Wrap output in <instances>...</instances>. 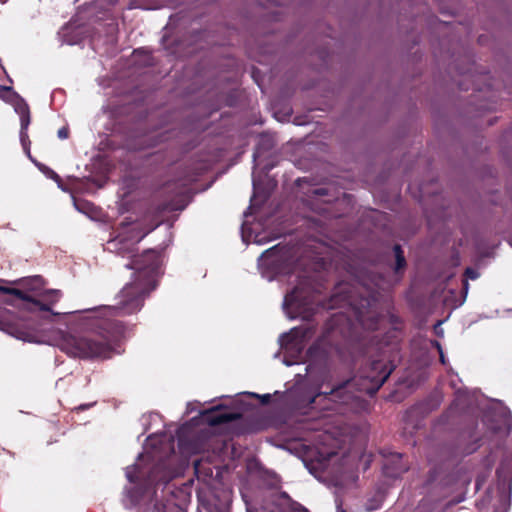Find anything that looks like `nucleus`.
<instances>
[{"label":"nucleus","mask_w":512,"mask_h":512,"mask_svg":"<svg viewBox=\"0 0 512 512\" xmlns=\"http://www.w3.org/2000/svg\"><path fill=\"white\" fill-rule=\"evenodd\" d=\"M253 241L257 244H262L264 242L263 238H260L258 235L254 237Z\"/></svg>","instance_id":"nucleus-15"},{"label":"nucleus","mask_w":512,"mask_h":512,"mask_svg":"<svg viewBox=\"0 0 512 512\" xmlns=\"http://www.w3.org/2000/svg\"><path fill=\"white\" fill-rule=\"evenodd\" d=\"M123 255L127 254L132 258L127 267L134 269L137 277L132 283L126 285L122 291L124 297L136 299L135 308L140 306L138 297L155 287V274L160 265L159 255L154 250H148L140 256L133 254L134 250L130 245L120 248Z\"/></svg>","instance_id":"nucleus-1"},{"label":"nucleus","mask_w":512,"mask_h":512,"mask_svg":"<svg viewBox=\"0 0 512 512\" xmlns=\"http://www.w3.org/2000/svg\"><path fill=\"white\" fill-rule=\"evenodd\" d=\"M230 419H232V417H231L230 415H228V414H222V415H220V416L217 418V420H216L215 422H216V423H219V422H225V421H228V420H230Z\"/></svg>","instance_id":"nucleus-13"},{"label":"nucleus","mask_w":512,"mask_h":512,"mask_svg":"<svg viewBox=\"0 0 512 512\" xmlns=\"http://www.w3.org/2000/svg\"><path fill=\"white\" fill-rule=\"evenodd\" d=\"M60 346L66 353L75 357H108L110 354L107 343L92 334L65 335Z\"/></svg>","instance_id":"nucleus-2"},{"label":"nucleus","mask_w":512,"mask_h":512,"mask_svg":"<svg viewBox=\"0 0 512 512\" xmlns=\"http://www.w3.org/2000/svg\"><path fill=\"white\" fill-rule=\"evenodd\" d=\"M58 137L60 139H66L68 137V130L66 128H61L58 130Z\"/></svg>","instance_id":"nucleus-12"},{"label":"nucleus","mask_w":512,"mask_h":512,"mask_svg":"<svg viewBox=\"0 0 512 512\" xmlns=\"http://www.w3.org/2000/svg\"><path fill=\"white\" fill-rule=\"evenodd\" d=\"M465 274L468 278L472 280H475L479 277V273L472 268H467Z\"/></svg>","instance_id":"nucleus-11"},{"label":"nucleus","mask_w":512,"mask_h":512,"mask_svg":"<svg viewBox=\"0 0 512 512\" xmlns=\"http://www.w3.org/2000/svg\"><path fill=\"white\" fill-rule=\"evenodd\" d=\"M299 291L297 289L293 290L291 293L287 294L284 299L283 308L289 318H294L295 315L292 314L290 309L297 307L299 302Z\"/></svg>","instance_id":"nucleus-6"},{"label":"nucleus","mask_w":512,"mask_h":512,"mask_svg":"<svg viewBox=\"0 0 512 512\" xmlns=\"http://www.w3.org/2000/svg\"><path fill=\"white\" fill-rule=\"evenodd\" d=\"M387 376H388V375H385V376L382 378V380H381V384L386 380Z\"/></svg>","instance_id":"nucleus-22"},{"label":"nucleus","mask_w":512,"mask_h":512,"mask_svg":"<svg viewBox=\"0 0 512 512\" xmlns=\"http://www.w3.org/2000/svg\"><path fill=\"white\" fill-rule=\"evenodd\" d=\"M16 111H17V113H19V115L21 117V127H22L21 137L23 138L24 137L23 130H26L30 123L29 110H28V107L26 104H20L16 108Z\"/></svg>","instance_id":"nucleus-7"},{"label":"nucleus","mask_w":512,"mask_h":512,"mask_svg":"<svg viewBox=\"0 0 512 512\" xmlns=\"http://www.w3.org/2000/svg\"><path fill=\"white\" fill-rule=\"evenodd\" d=\"M143 236H144V234L138 235L137 237H135L133 240V243L138 242Z\"/></svg>","instance_id":"nucleus-18"},{"label":"nucleus","mask_w":512,"mask_h":512,"mask_svg":"<svg viewBox=\"0 0 512 512\" xmlns=\"http://www.w3.org/2000/svg\"><path fill=\"white\" fill-rule=\"evenodd\" d=\"M253 185H254V191H255V194H256L258 192V190H259V183H258V181L256 180L255 177L253 179Z\"/></svg>","instance_id":"nucleus-14"},{"label":"nucleus","mask_w":512,"mask_h":512,"mask_svg":"<svg viewBox=\"0 0 512 512\" xmlns=\"http://www.w3.org/2000/svg\"><path fill=\"white\" fill-rule=\"evenodd\" d=\"M307 332L305 328H293L289 333L281 336L280 345L285 357H296L301 354L305 346Z\"/></svg>","instance_id":"nucleus-4"},{"label":"nucleus","mask_w":512,"mask_h":512,"mask_svg":"<svg viewBox=\"0 0 512 512\" xmlns=\"http://www.w3.org/2000/svg\"><path fill=\"white\" fill-rule=\"evenodd\" d=\"M337 512H345V511H344V510H342V509H338V511H337Z\"/></svg>","instance_id":"nucleus-23"},{"label":"nucleus","mask_w":512,"mask_h":512,"mask_svg":"<svg viewBox=\"0 0 512 512\" xmlns=\"http://www.w3.org/2000/svg\"><path fill=\"white\" fill-rule=\"evenodd\" d=\"M29 291L34 292L36 297L30 295L27 292L19 290V289L7 288L4 286H0V292L6 293V294H12V295L18 297L19 299H22L27 302H31V303L37 305L39 307V309L43 310V311H49L50 308L47 304L41 302V300L47 301V302H55L59 298V293L56 290H47L44 292H38L36 287H32L29 289Z\"/></svg>","instance_id":"nucleus-3"},{"label":"nucleus","mask_w":512,"mask_h":512,"mask_svg":"<svg viewBox=\"0 0 512 512\" xmlns=\"http://www.w3.org/2000/svg\"><path fill=\"white\" fill-rule=\"evenodd\" d=\"M0 329L3 331H6L7 333H9L10 335L14 336L15 338H17L19 340H22L25 342H31V343L37 342L35 336L28 331L18 329L16 327L7 325L2 322H0Z\"/></svg>","instance_id":"nucleus-5"},{"label":"nucleus","mask_w":512,"mask_h":512,"mask_svg":"<svg viewBox=\"0 0 512 512\" xmlns=\"http://www.w3.org/2000/svg\"><path fill=\"white\" fill-rule=\"evenodd\" d=\"M276 247L274 248H271V249H268L266 250L265 252L262 253V255L260 256L259 258V262L260 264L266 262L267 260H269L272 256H274V254L276 253Z\"/></svg>","instance_id":"nucleus-9"},{"label":"nucleus","mask_w":512,"mask_h":512,"mask_svg":"<svg viewBox=\"0 0 512 512\" xmlns=\"http://www.w3.org/2000/svg\"><path fill=\"white\" fill-rule=\"evenodd\" d=\"M271 512H282L279 508L272 510Z\"/></svg>","instance_id":"nucleus-21"},{"label":"nucleus","mask_w":512,"mask_h":512,"mask_svg":"<svg viewBox=\"0 0 512 512\" xmlns=\"http://www.w3.org/2000/svg\"><path fill=\"white\" fill-rule=\"evenodd\" d=\"M136 466L128 467L126 470V476L130 482L135 480Z\"/></svg>","instance_id":"nucleus-10"},{"label":"nucleus","mask_w":512,"mask_h":512,"mask_svg":"<svg viewBox=\"0 0 512 512\" xmlns=\"http://www.w3.org/2000/svg\"><path fill=\"white\" fill-rule=\"evenodd\" d=\"M35 284H39L40 283V278H34L32 280Z\"/></svg>","instance_id":"nucleus-20"},{"label":"nucleus","mask_w":512,"mask_h":512,"mask_svg":"<svg viewBox=\"0 0 512 512\" xmlns=\"http://www.w3.org/2000/svg\"><path fill=\"white\" fill-rule=\"evenodd\" d=\"M438 349H439V352H440V359H441V362H442V363H445V357H444V355H443V353H442V351H441V347H440L439 345H438Z\"/></svg>","instance_id":"nucleus-16"},{"label":"nucleus","mask_w":512,"mask_h":512,"mask_svg":"<svg viewBox=\"0 0 512 512\" xmlns=\"http://www.w3.org/2000/svg\"><path fill=\"white\" fill-rule=\"evenodd\" d=\"M394 251L396 256V270L398 271L405 266V258L399 246H395Z\"/></svg>","instance_id":"nucleus-8"},{"label":"nucleus","mask_w":512,"mask_h":512,"mask_svg":"<svg viewBox=\"0 0 512 512\" xmlns=\"http://www.w3.org/2000/svg\"><path fill=\"white\" fill-rule=\"evenodd\" d=\"M261 398L265 402V401H267L270 398V395L269 394H265V395L261 396Z\"/></svg>","instance_id":"nucleus-19"},{"label":"nucleus","mask_w":512,"mask_h":512,"mask_svg":"<svg viewBox=\"0 0 512 512\" xmlns=\"http://www.w3.org/2000/svg\"><path fill=\"white\" fill-rule=\"evenodd\" d=\"M284 363H285L287 366H290V365L294 364L295 362H294V361L287 360V359L285 358V359H284Z\"/></svg>","instance_id":"nucleus-17"}]
</instances>
